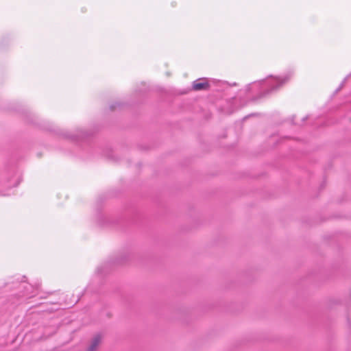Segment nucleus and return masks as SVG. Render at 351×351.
<instances>
[{"mask_svg": "<svg viewBox=\"0 0 351 351\" xmlns=\"http://www.w3.org/2000/svg\"><path fill=\"white\" fill-rule=\"evenodd\" d=\"M289 78L287 77H285L283 78L281 77H275L274 79V84H271V87L269 89L267 90V94L271 93L277 90L278 88L282 86L285 82L288 81Z\"/></svg>", "mask_w": 351, "mask_h": 351, "instance_id": "f257e3e1", "label": "nucleus"}, {"mask_svg": "<svg viewBox=\"0 0 351 351\" xmlns=\"http://www.w3.org/2000/svg\"><path fill=\"white\" fill-rule=\"evenodd\" d=\"M101 342V336L99 335H95L91 340L90 344L87 348L86 351H96Z\"/></svg>", "mask_w": 351, "mask_h": 351, "instance_id": "f03ea898", "label": "nucleus"}, {"mask_svg": "<svg viewBox=\"0 0 351 351\" xmlns=\"http://www.w3.org/2000/svg\"><path fill=\"white\" fill-rule=\"evenodd\" d=\"M210 84L205 79H204L203 82H198L197 80H196L193 83V89L195 90H208Z\"/></svg>", "mask_w": 351, "mask_h": 351, "instance_id": "7ed1b4c3", "label": "nucleus"}, {"mask_svg": "<svg viewBox=\"0 0 351 351\" xmlns=\"http://www.w3.org/2000/svg\"><path fill=\"white\" fill-rule=\"evenodd\" d=\"M116 106H120L119 103H115L114 104H112L110 106V109L112 110L115 108Z\"/></svg>", "mask_w": 351, "mask_h": 351, "instance_id": "20e7f679", "label": "nucleus"}]
</instances>
